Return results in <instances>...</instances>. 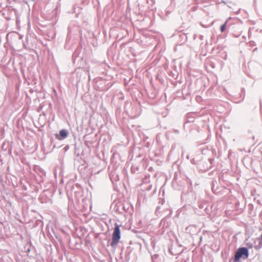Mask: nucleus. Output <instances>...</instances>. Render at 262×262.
I'll list each match as a JSON object with an SVG mask.
<instances>
[{
  "label": "nucleus",
  "mask_w": 262,
  "mask_h": 262,
  "mask_svg": "<svg viewBox=\"0 0 262 262\" xmlns=\"http://www.w3.org/2000/svg\"><path fill=\"white\" fill-rule=\"evenodd\" d=\"M120 238L121 235L119 226L118 225H116L113 233L112 242L111 244V246L113 247L117 245L119 242Z\"/></svg>",
  "instance_id": "1"
},
{
  "label": "nucleus",
  "mask_w": 262,
  "mask_h": 262,
  "mask_svg": "<svg viewBox=\"0 0 262 262\" xmlns=\"http://www.w3.org/2000/svg\"><path fill=\"white\" fill-rule=\"evenodd\" d=\"M248 251L246 248H240L236 251L235 255V260H238L243 255H245L246 258L248 257Z\"/></svg>",
  "instance_id": "2"
},
{
  "label": "nucleus",
  "mask_w": 262,
  "mask_h": 262,
  "mask_svg": "<svg viewBox=\"0 0 262 262\" xmlns=\"http://www.w3.org/2000/svg\"><path fill=\"white\" fill-rule=\"evenodd\" d=\"M254 248L256 250H259L262 247V234L256 238L254 241Z\"/></svg>",
  "instance_id": "3"
},
{
  "label": "nucleus",
  "mask_w": 262,
  "mask_h": 262,
  "mask_svg": "<svg viewBox=\"0 0 262 262\" xmlns=\"http://www.w3.org/2000/svg\"><path fill=\"white\" fill-rule=\"evenodd\" d=\"M67 132L65 129H62L59 132V135L62 138H66L67 136Z\"/></svg>",
  "instance_id": "4"
},
{
  "label": "nucleus",
  "mask_w": 262,
  "mask_h": 262,
  "mask_svg": "<svg viewBox=\"0 0 262 262\" xmlns=\"http://www.w3.org/2000/svg\"><path fill=\"white\" fill-rule=\"evenodd\" d=\"M226 24H227V22H226L224 24H223L221 26V31L222 32H223L225 30L226 27Z\"/></svg>",
  "instance_id": "5"
},
{
  "label": "nucleus",
  "mask_w": 262,
  "mask_h": 262,
  "mask_svg": "<svg viewBox=\"0 0 262 262\" xmlns=\"http://www.w3.org/2000/svg\"><path fill=\"white\" fill-rule=\"evenodd\" d=\"M247 246L249 248H252L254 247V246L252 244L248 243Z\"/></svg>",
  "instance_id": "6"
}]
</instances>
